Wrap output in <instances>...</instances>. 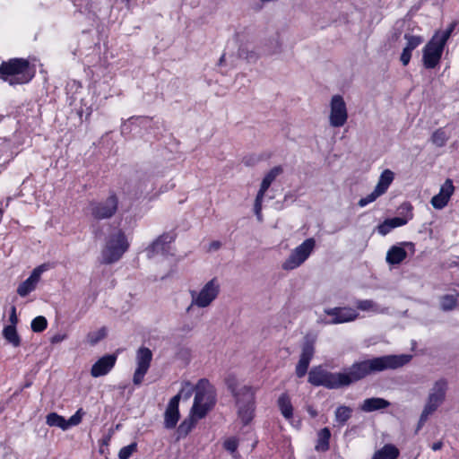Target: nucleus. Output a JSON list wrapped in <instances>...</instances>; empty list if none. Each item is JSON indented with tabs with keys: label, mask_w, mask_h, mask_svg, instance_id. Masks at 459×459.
<instances>
[{
	"label": "nucleus",
	"mask_w": 459,
	"mask_h": 459,
	"mask_svg": "<svg viewBox=\"0 0 459 459\" xmlns=\"http://www.w3.org/2000/svg\"><path fill=\"white\" fill-rule=\"evenodd\" d=\"M221 284L216 278L207 281L200 290H190L191 304L186 308L189 312L193 307L204 308L209 307L219 296Z\"/></svg>",
	"instance_id": "nucleus-7"
},
{
	"label": "nucleus",
	"mask_w": 459,
	"mask_h": 459,
	"mask_svg": "<svg viewBox=\"0 0 459 459\" xmlns=\"http://www.w3.org/2000/svg\"><path fill=\"white\" fill-rule=\"evenodd\" d=\"M454 192L455 186L453 181L447 178L441 186L438 194L431 198L430 204L435 209L441 210L447 205Z\"/></svg>",
	"instance_id": "nucleus-17"
},
{
	"label": "nucleus",
	"mask_w": 459,
	"mask_h": 459,
	"mask_svg": "<svg viewBox=\"0 0 459 459\" xmlns=\"http://www.w3.org/2000/svg\"><path fill=\"white\" fill-rule=\"evenodd\" d=\"M381 195H382L379 192H377V190L376 188H374V190L369 195L361 198L359 201V205L360 207H364V206L373 203L375 200H377Z\"/></svg>",
	"instance_id": "nucleus-42"
},
{
	"label": "nucleus",
	"mask_w": 459,
	"mask_h": 459,
	"mask_svg": "<svg viewBox=\"0 0 459 459\" xmlns=\"http://www.w3.org/2000/svg\"><path fill=\"white\" fill-rule=\"evenodd\" d=\"M192 428V424L186 421H183L178 427V433L186 435Z\"/></svg>",
	"instance_id": "nucleus-48"
},
{
	"label": "nucleus",
	"mask_w": 459,
	"mask_h": 459,
	"mask_svg": "<svg viewBox=\"0 0 459 459\" xmlns=\"http://www.w3.org/2000/svg\"><path fill=\"white\" fill-rule=\"evenodd\" d=\"M152 360V352L149 348L142 346L136 351V368L133 376V383L135 385H139L142 384L144 376L146 375L150 368Z\"/></svg>",
	"instance_id": "nucleus-13"
},
{
	"label": "nucleus",
	"mask_w": 459,
	"mask_h": 459,
	"mask_svg": "<svg viewBox=\"0 0 459 459\" xmlns=\"http://www.w3.org/2000/svg\"><path fill=\"white\" fill-rule=\"evenodd\" d=\"M449 136L444 128L437 129L431 135V142L437 147L446 145Z\"/></svg>",
	"instance_id": "nucleus-33"
},
{
	"label": "nucleus",
	"mask_w": 459,
	"mask_h": 459,
	"mask_svg": "<svg viewBox=\"0 0 459 459\" xmlns=\"http://www.w3.org/2000/svg\"><path fill=\"white\" fill-rule=\"evenodd\" d=\"M118 207V198L114 192H110L106 199L93 200L89 203L88 212L96 221H102L113 217Z\"/></svg>",
	"instance_id": "nucleus-9"
},
{
	"label": "nucleus",
	"mask_w": 459,
	"mask_h": 459,
	"mask_svg": "<svg viewBox=\"0 0 459 459\" xmlns=\"http://www.w3.org/2000/svg\"><path fill=\"white\" fill-rule=\"evenodd\" d=\"M411 52L412 50L411 49H408L406 48H403L401 55V62L403 63V65H407L410 63Z\"/></svg>",
	"instance_id": "nucleus-46"
},
{
	"label": "nucleus",
	"mask_w": 459,
	"mask_h": 459,
	"mask_svg": "<svg viewBox=\"0 0 459 459\" xmlns=\"http://www.w3.org/2000/svg\"><path fill=\"white\" fill-rule=\"evenodd\" d=\"M457 307V299L451 294L444 295L440 298V307L443 311H451Z\"/></svg>",
	"instance_id": "nucleus-32"
},
{
	"label": "nucleus",
	"mask_w": 459,
	"mask_h": 459,
	"mask_svg": "<svg viewBox=\"0 0 459 459\" xmlns=\"http://www.w3.org/2000/svg\"><path fill=\"white\" fill-rule=\"evenodd\" d=\"M407 256V252L402 247L393 246L386 254V262L390 264H399Z\"/></svg>",
	"instance_id": "nucleus-25"
},
{
	"label": "nucleus",
	"mask_w": 459,
	"mask_h": 459,
	"mask_svg": "<svg viewBox=\"0 0 459 459\" xmlns=\"http://www.w3.org/2000/svg\"><path fill=\"white\" fill-rule=\"evenodd\" d=\"M448 387L446 379L440 378L437 380L431 389L429 390L427 403L425 405L437 411V408L443 403L446 399V394Z\"/></svg>",
	"instance_id": "nucleus-15"
},
{
	"label": "nucleus",
	"mask_w": 459,
	"mask_h": 459,
	"mask_svg": "<svg viewBox=\"0 0 459 459\" xmlns=\"http://www.w3.org/2000/svg\"><path fill=\"white\" fill-rule=\"evenodd\" d=\"M277 405L283 418L290 420L293 417V406L289 394H281L277 400Z\"/></svg>",
	"instance_id": "nucleus-23"
},
{
	"label": "nucleus",
	"mask_w": 459,
	"mask_h": 459,
	"mask_svg": "<svg viewBox=\"0 0 459 459\" xmlns=\"http://www.w3.org/2000/svg\"><path fill=\"white\" fill-rule=\"evenodd\" d=\"M282 173V168L281 166H276L273 168L263 178V181L260 186V189L258 192L265 194V192L270 187L271 184L275 180V178Z\"/></svg>",
	"instance_id": "nucleus-28"
},
{
	"label": "nucleus",
	"mask_w": 459,
	"mask_h": 459,
	"mask_svg": "<svg viewBox=\"0 0 459 459\" xmlns=\"http://www.w3.org/2000/svg\"><path fill=\"white\" fill-rule=\"evenodd\" d=\"M3 336L13 347H19L21 345V338L15 325L4 326L3 329Z\"/></svg>",
	"instance_id": "nucleus-30"
},
{
	"label": "nucleus",
	"mask_w": 459,
	"mask_h": 459,
	"mask_svg": "<svg viewBox=\"0 0 459 459\" xmlns=\"http://www.w3.org/2000/svg\"><path fill=\"white\" fill-rule=\"evenodd\" d=\"M310 413H311V415H312V416H316V412H314V411H311V412H310Z\"/></svg>",
	"instance_id": "nucleus-54"
},
{
	"label": "nucleus",
	"mask_w": 459,
	"mask_h": 459,
	"mask_svg": "<svg viewBox=\"0 0 459 459\" xmlns=\"http://www.w3.org/2000/svg\"><path fill=\"white\" fill-rule=\"evenodd\" d=\"M46 423L50 427H57L62 430H67L66 420L56 412L48 413L46 417Z\"/></svg>",
	"instance_id": "nucleus-31"
},
{
	"label": "nucleus",
	"mask_w": 459,
	"mask_h": 459,
	"mask_svg": "<svg viewBox=\"0 0 459 459\" xmlns=\"http://www.w3.org/2000/svg\"><path fill=\"white\" fill-rule=\"evenodd\" d=\"M221 247V243L219 240H214L210 243L208 251L209 252L216 251V250L220 249Z\"/></svg>",
	"instance_id": "nucleus-49"
},
{
	"label": "nucleus",
	"mask_w": 459,
	"mask_h": 459,
	"mask_svg": "<svg viewBox=\"0 0 459 459\" xmlns=\"http://www.w3.org/2000/svg\"><path fill=\"white\" fill-rule=\"evenodd\" d=\"M325 314L330 318L321 317L319 321L325 325H338L354 321L358 318L359 313L356 309L348 307H336L325 308Z\"/></svg>",
	"instance_id": "nucleus-11"
},
{
	"label": "nucleus",
	"mask_w": 459,
	"mask_h": 459,
	"mask_svg": "<svg viewBox=\"0 0 459 459\" xmlns=\"http://www.w3.org/2000/svg\"><path fill=\"white\" fill-rule=\"evenodd\" d=\"M224 57H225V56H224V55H222V56H221V57L220 58V60H219V64H220V65H221V64L223 63V61H224Z\"/></svg>",
	"instance_id": "nucleus-53"
},
{
	"label": "nucleus",
	"mask_w": 459,
	"mask_h": 459,
	"mask_svg": "<svg viewBox=\"0 0 459 459\" xmlns=\"http://www.w3.org/2000/svg\"><path fill=\"white\" fill-rule=\"evenodd\" d=\"M178 398H171L164 413V427L168 429H174L179 420Z\"/></svg>",
	"instance_id": "nucleus-20"
},
{
	"label": "nucleus",
	"mask_w": 459,
	"mask_h": 459,
	"mask_svg": "<svg viewBox=\"0 0 459 459\" xmlns=\"http://www.w3.org/2000/svg\"><path fill=\"white\" fill-rule=\"evenodd\" d=\"M348 120V109L342 96L333 95L330 100L329 124L333 127H342Z\"/></svg>",
	"instance_id": "nucleus-12"
},
{
	"label": "nucleus",
	"mask_w": 459,
	"mask_h": 459,
	"mask_svg": "<svg viewBox=\"0 0 459 459\" xmlns=\"http://www.w3.org/2000/svg\"><path fill=\"white\" fill-rule=\"evenodd\" d=\"M316 245L314 238H307L294 248L289 257L283 262V270L290 271L300 266L310 255Z\"/></svg>",
	"instance_id": "nucleus-10"
},
{
	"label": "nucleus",
	"mask_w": 459,
	"mask_h": 459,
	"mask_svg": "<svg viewBox=\"0 0 459 459\" xmlns=\"http://www.w3.org/2000/svg\"><path fill=\"white\" fill-rule=\"evenodd\" d=\"M434 411H436L431 409L430 407H429L427 405L424 406V409H423V411L420 414V420H419L418 429H420L424 425V423L429 419V415H431Z\"/></svg>",
	"instance_id": "nucleus-43"
},
{
	"label": "nucleus",
	"mask_w": 459,
	"mask_h": 459,
	"mask_svg": "<svg viewBox=\"0 0 459 459\" xmlns=\"http://www.w3.org/2000/svg\"><path fill=\"white\" fill-rule=\"evenodd\" d=\"M65 335H62V334H56L52 337L51 339V342L52 343H57V342H62L64 339H65Z\"/></svg>",
	"instance_id": "nucleus-50"
},
{
	"label": "nucleus",
	"mask_w": 459,
	"mask_h": 459,
	"mask_svg": "<svg viewBox=\"0 0 459 459\" xmlns=\"http://www.w3.org/2000/svg\"><path fill=\"white\" fill-rule=\"evenodd\" d=\"M451 30L435 34L423 49V64L428 69L435 68L440 61L444 47L449 39Z\"/></svg>",
	"instance_id": "nucleus-6"
},
{
	"label": "nucleus",
	"mask_w": 459,
	"mask_h": 459,
	"mask_svg": "<svg viewBox=\"0 0 459 459\" xmlns=\"http://www.w3.org/2000/svg\"><path fill=\"white\" fill-rule=\"evenodd\" d=\"M408 222L407 219L401 217H394L385 220L381 224L377 227V231L385 236L391 232L394 229L405 225Z\"/></svg>",
	"instance_id": "nucleus-21"
},
{
	"label": "nucleus",
	"mask_w": 459,
	"mask_h": 459,
	"mask_svg": "<svg viewBox=\"0 0 459 459\" xmlns=\"http://www.w3.org/2000/svg\"><path fill=\"white\" fill-rule=\"evenodd\" d=\"M9 322H10L9 325H15V326H16V325L18 323V316H17V314H16V307L15 306H12L11 307L10 316H9Z\"/></svg>",
	"instance_id": "nucleus-47"
},
{
	"label": "nucleus",
	"mask_w": 459,
	"mask_h": 459,
	"mask_svg": "<svg viewBox=\"0 0 459 459\" xmlns=\"http://www.w3.org/2000/svg\"><path fill=\"white\" fill-rule=\"evenodd\" d=\"M225 383L235 398L238 418L244 425L249 424L254 418L255 409V390L249 385L238 387V379L234 375H229Z\"/></svg>",
	"instance_id": "nucleus-2"
},
{
	"label": "nucleus",
	"mask_w": 459,
	"mask_h": 459,
	"mask_svg": "<svg viewBox=\"0 0 459 459\" xmlns=\"http://www.w3.org/2000/svg\"><path fill=\"white\" fill-rule=\"evenodd\" d=\"M355 305L358 309L373 314H384L387 310V308L381 307L371 299H359L355 302Z\"/></svg>",
	"instance_id": "nucleus-26"
},
{
	"label": "nucleus",
	"mask_w": 459,
	"mask_h": 459,
	"mask_svg": "<svg viewBox=\"0 0 459 459\" xmlns=\"http://www.w3.org/2000/svg\"><path fill=\"white\" fill-rule=\"evenodd\" d=\"M170 237L169 235L160 236L147 249L148 258H153L156 255H167L169 252Z\"/></svg>",
	"instance_id": "nucleus-19"
},
{
	"label": "nucleus",
	"mask_w": 459,
	"mask_h": 459,
	"mask_svg": "<svg viewBox=\"0 0 459 459\" xmlns=\"http://www.w3.org/2000/svg\"><path fill=\"white\" fill-rule=\"evenodd\" d=\"M404 39L407 41L405 48L412 51L423 42V39L420 36L405 34Z\"/></svg>",
	"instance_id": "nucleus-39"
},
{
	"label": "nucleus",
	"mask_w": 459,
	"mask_h": 459,
	"mask_svg": "<svg viewBox=\"0 0 459 459\" xmlns=\"http://www.w3.org/2000/svg\"><path fill=\"white\" fill-rule=\"evenodd\" d=\"M351 409L348 406H339L335 411V420L344 425L351 416Z\"/></svg>",
	"instance_id": "nucleus-35"
},
{
	"label": "nucleus",
	"mask_w": 459,
	"mask_h": 459,
	"mask_svg": "<svg viewBox=\"0 0 459 459\" xmlns=\"http://www.w3.org/2000/svg\"><path fill=\"white\" fill-rule=\"evenodd\" d=\"M394 179V173L386 169L381 173L375 188L383 195L387 191Z\"/></svg>",
	"instance_id": "nucleus-24"
},
{
	"label": "nucleus",
	"mask_w": 459,
	"mask_h": 459,
	"mask_svg": "<svg viewBox=\"0 0 459 459\" xmlns=\"http://www.w3.org/2000/svg\"><path fill=\"white\" fill-rule=\"evenodd\" d=\"M107 335V331L105 327H101L100 329L93 332H90L87 334V342L91 345H95L99 342H100L102 339H104Z\"/></svg>",
	"instance_id": "nucleus-37"
},
{
	"label": "nucleus",
	"mask_w": 459,
	"mask_h": 459,
	"mask_svg": "<svg viewBox=\"0 0 459 459\" xmlns=\"http://www.w3.org/2000/svg\"><path fill=\"white\" fill-rule=\"evenodd\" d=\"M149 123L150 120L147 117H131L126 123L123 124V126H121V132L124 134L129 132L130 127L132 126L147 125Z\"/></svg>",
	"instance_id": "nucleus-36"
},
{
	"label": "nucleus",
	"mask_w": 459,
	"mask_h": 459,
	"mask_svg": "<svg viewBox=\"0 0 459 459\" xmlns=\"http://www.w3.org/2000/svg\"><path fill=\"white\" fill-rule=\"evenodd\" d=\"M224 448L231 453L235 452L238 448V440L235 437H230L224 442Z\"/></svg>",
	"instance_id": "nucleus-44"
},
{
	"label": "nucleus",
	"mask_w": 459,
	"mask_h": 459,
	"mask_svg": "<svg viewBox=\"0 0 459 459\" xmlns=\"http://www.w3.org/2000/svg\"><path fill=\"white\" fill-rule=\"evenodd\" d=\"M398 455L399 450L394 445L388 444L377 451L372 459H396Z\"/></svg>",
	"instance_id": "nucleus-29"
},
{
	"label": "nucleus",
	"mask_w": 459,
	"mask_h": 459,
	"mask_svg": "<svg viewBox=\"0 0 459 459\" xmlns=\"http://www.w3.org/2000/svg\"><path fill=\"white\" fill-rule=\"evenodd\" d=\"M195 390V388L189 382H185L182 385L179 393L172 398H178L177 404L178 405L180 399L188 400L192 396Z\"/></svg>",
	"instance_id": "nucleus-34"
},
{
	"label": "nucleus",
	"mask_w": 459,
	"mask_h": 459,
	"mask_svg": "<svg viewBox=\"0 0 459 459\" xmlns=\"http://www.w3.org/2000/svg\"><path fill=\"white\" fill-rule=\"evenodd\" d=\"M48 269V265L46 264L37 266L30 273V275L22 281L17 288V293L21 297H26L31 291H33L37 284L39 283L40 277L44 272Z\"/></svg>",
	"instance_id": "nucleus-16"
},
{
	"label": "nucleus",
	"mask_w": 459,
	"mask_h": 459,
	"mask_svg": "<svg viewBox=\"0 0 459 459\" xmlns=\"http://www.w3.org/2000/svg\"><path fill=\"white\" fill-rule=\"evenodd\" d=\"M331 437V432L328 428L320 429L317 433L316 444L315 449L317 452H326L329 449V441Z\"/></svg>",
	"instance_id": "nucleus-27"
},
{
	"label": "nucleus",
	"mask_w": 459,
	"mask_h": 459,
	"mask_svg": "<svg viewBox=\"0 0 459 459\" xmlns=\"http://www.w3.org/2000/svg\"><path fill=\"white\" fill-rule=\"evenodd\" d=\"M411 359V355H385L354 363L348 372H341L349 381L346 385L358 381L372 373L381 372L387 369H396L406 365Z\"/></svg>",
	"instance_id": "nucleus-1"
},
{
	"label": "nucleus",
	"mask_w": 459,
	"mask_h": 459,
	"mask_svg": "<svg viewBox=\"0 0 459 459\" xmlns=\"http://www.w3.org/2000/svg\"><path fill=\"white\" fill-rule=\"evenodd\" d=\"M390 403L384 398L372 397L363 401L360 405V410L365 412H371L377 410L387 408Z\"/></svg>",
	"instance_id": "nucleus-22"
},
{
	"label": "nucleus",
	"mask_w": 459,
	"mask_h": 459,
	"mask_svg": "<svg viewBox=\"0 0 459 459\" xmlns=\"http://www.w3.org/2000/svg\"><path fill=\"white\" fill-rule=\"evenodd\" d=\"M315 342L314 337L307 335L304 338L301 353L295 370L297 377L299 378L303 377L307 372L310 361L315 354Z\"/></svg>",
	"instance_id": "nucleus-14"
},
{
	"label": "nucleus",
	"mask_w": 459,
	"mask_h": 459,
	"mask_svg": "<svg viewBox=\"0 0 459 459\" xmlns=\"http://www.w3.org/2000/svg\"><path fill=\"white\" fill-rule=\"evenodd\" d=\"M264 194L258 192L255 200L254 212L255 213L262 212V204Z\"/></svg>",
	"instance_id": "nucleus-45"
},
{
	"label": "nucleus",
	"mask_w": 459,
	"mask_h": 459,
	"mask_svg": "<svg viewBox=\"0 0 459 459\" xmlns=\"http://www.w3.org/2000/svg\"><path fill=\"white\" fill-rule=\"evenodd\" d=\"M341 372L332 373L325 370L322 367H315L308 372V382L315 386H325L328 389H337L346 386L349 381Z\"/></svg>",
	"instance_id": "nucleus-8"
},
{
	"label": "nucleus",
	"mask_w": 459,
	"mask_h": 459,
	"mask_svg": "<svg viewBox=\"0 0 459 459\" xmlns=\"http://www.w3.org/2000/svg\"><path fill=\"white\" fill-rule=\"evenodd\" d=\"M136 443H131L128 446L122 447L118 453L119 459H129L134 452L136 451Z\"/></svg>",
	"instance_id": "nucleus-41"
},
{
	"label": "nucleus",
	"mask_w": 459,
	"mask_h": 459,
	"mask_svg": "<svg viewBox=\"0 0 459 459\" xmlns=\"http://www.w3.org/2000/svg\"><path fill=\"white\" fill-rule=\"evenodd\" d=\"M85 412L82 408L78 409L76 412L66 420L67 429L72 426H77L81 423Z\"/></svg>",
	"instance_id": "nucleus-40"
},
{
	"label": "nucleus",
	"mask_w": 459,
	"mask_h": 459,
	"mask_svg": "<svg viewBox=\"0 0 459 459\" xmlns=\"http://www.w3.org/2000/svg\"><path fill=\"white\" fill-rule=\"evenodd\" d=\"M214 404L215 393L212 385L207 379H200L195 386V395L191 409L192 416L198 420L204 418Z\"/></svg>",
	"instance_id": "nucleus-4"
},
{
	"label": "nucleus",
	"mask_w": 459,
	"mask_h": 459,
	"mask_svg": "<svg viewBox=\"0 0 459 459\" xmlns=\"http://www.w3.org/2000/svg\"><path fill=\"white\" fill-rule=\"evenodd\" d=\"M255 216H256L257 220H258L259 221H262V220H263L262 212H256V213H255Z\"/></svg>",
	"instance_id": "nucleus-52"
},
{
	"label": "nucleus",
	"mask_w": 459,
	"mask_h": 459,
	"mask_svg": "<svg viewBox=\"0 0 459 459\" xmlns=\"http://www.w3.org/2000/svg\"><path fill=\"white\" fill-rule=\"evenodd\" d=\"M443 446V443L438 441V442H435L432 446H431V448L433 451H438L442 448Z\"/></svg>",
	"instance_id": "nucleus-51"
},
{
	"label": "nucleus",
	"mask_w": 459,
	"mask_h": 459,
	"mask_svg": "<svg viewBox=\"0 0 459 459\" xmlns=\"http://www.w3.org/2000/svg\"><path fill=\"white\" fill-rule=\"evenodd\" d=\"M48 326V321L45 316H36L30 324L31 330L34 333H41L43 332Z\"/></svg>",
	"instance_id": "nucleus-38"
},
{
	"label": "nucleus",
	"mask_w": 459,
	"mask_h": 459,
	"mask_svg": "<svg viewBox=\"0 0 459 459\" xmlns=\"http://www.w3.org/2000/svg\"><path fill=\"white\" fill-rule=\"evenodd\" d=\"M117 361V356L108 354L99 359L91 367V375L93 377H100L108 374L114 368Z\"/></svg>",
	"instance_id": "nucleus-18"
},
{
	"label": "nucleus",
	"mask_w": 459,
	"mask_h": 459,
	"mask_svg": "<svg viewBox=\"0 0 459 459\" xmlns=\"http://www.w3.org/2000/svg\"><path fill=\"white\" fill-rule=\"evenodd\" d=\"M129 242L125 232L121 230H117L110 233L105 241V246L101 251V263L105 264H111L124 255L129 248Z\"/></svg>",
	"instance_id": "nucleus-5"
},
{
	"label": "nucleus",
	"mask_w": 459,
	"mask_h": 459,
	"mask_svg": "<svg viewBox=\"0 0 459 459\" xmlns=\"http://www.w3.org/2000/svg\"><path fill=\"white\" fill-rule=\"evenodd\" d=\"M35 76V68L24 58H11L0 65V79L11 86L30 82Z\"/></svg>",
	"instance_id": "nucleus-3"
}]
</instances>
